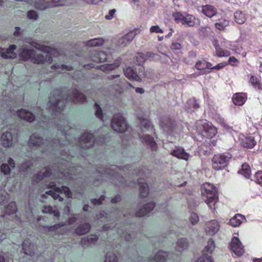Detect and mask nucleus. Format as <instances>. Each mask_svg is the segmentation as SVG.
Returning a JSON list of instances; mask_svg holds the SVG:
<instances>
[{"label":"nucleus","instance_id":"obj_1","mask_svg":"<svg viewBox=\"0 0 262 262\" xmlns=\"http://www.w3.org/2000/svg\"><path fill=\"white\" fill-rule=\"evenodd\" d=\"M86 97L76 89H71L66 92L64 90H54L49 97V101L47 104V111L51 113V118H49L43 115L41 110L38 116H39L38 126L43 129H48L50 126L55 125L60 132L62 137L59 139H53L42 142V138L36 134L31 136L29 145L32 148L40 149L42 152L49 151L56 155L60 160V163L57 166V176L55 177L56 181L61 183L63 181L68 179H74L73 172L74 169H70L69 160L74 156L72 151H70L71 143L69 141V134L70 128L68 121L62 113L66 101L77 103L83 102Z\"/></svg>","mask_w":262,"mask_h":262},{"label":"nucleus","instance_id":"obj_2","mask_svg":"<svg viewBox=\"0 0 262 262\" xmlns=\"http://www.w3.org/2000/svg\"><path fill=\"white\" fill-rule=\"evenodd\" d=\"M202 194L205 203L211 209H215V205L218 201L217 189L209 183H206L201 188Z\"/></svg>","mask_w":262,"mask_h":262},{"label":"nucleus","instance_id":"obj_3","mask_svg":"<svg viewBox=\"0 0 262 262\" xmlns=\"http://www.w3.org/2000/svg\"><path fill=\"white\" fill-rule=\"evenodd\" d=\"M49 188H53V190L46 192V194L41 195L42 199H44L46 194H49L54 200L62 202L63 200V196L69 198H72V192L69 187L67 186H62L61 188L56 187L55 182H51L48 184Z\"/></svg>","mask_w":262,"mask_h":262},{"label":"nucleus","instance_id":"obj_4","mask_svg":"<svg viewBox=\"0 0 262 262\" xmlns=\"http://www.w3.org/2000/svg\"><path fill=\"white\" fill-rule=\"evenodd\" d=\"M172 17L174 21L177 23H181L182 25L187 27H192L197 24L195 17L191 14L186 12H177L172 14Z\"/></svg>","mask_w":262,"mask_h":262},{"label":"nucleus","instance_id":"obj_5","mask_svg":"<svg viewBox=\"0 0 262 262\" xmlns=\"http://www.w3.org/2000/svg\"><path fill=\"white\" fill-rule=\"evenodd\" d=\"M100 140H96L94 139V136L92 134L85 133L79 139L76 147L83 149H88L91 147L94 143L103 144L105 142L103 136L100 137Z\"/></svg>","mask_w":262,"mask_h":262},{"label":"nucleus","instance_id":"obj_6","mask_svg":"<svg viewBox=\"0 0 262 262\" xmlns=\"http://www.w3.org/2000/svg\"><path fill=\"white\" fill-rule=\"evenodd\" d=\"M118 168L116 166H112L110 168L107 167H98L96 171L100 174L101 178H98V180H102V178H110L111 179H117L121 185L123 183V178L120 177L119 172L117 170Z\"/></svg>","mask_w":262,"mask_h":262},{"label":"nucleus","instance_id":"obj_7","mask_svg":"<svg viewBox=\"0 0 262 262\" xmlns=\"http://www.w3.org/2000/svg\"><path fill=\"white\" fill-rule=\"evenodd\" d=\"M71 3V0H36L34 3V7L43 10L50 7L64 6Z\"/></svg>","mask_w":262,"mask_h":262},{"label":"nucleus","instance_id":"obj_8","mask_svg":"<svg viewBox=\"0 0 262 262\" xmlns=\"http://www.w3.org/2000/svg\"><path fill=\"white\" fill-rule=\"evenodd\" d=\"M111 126L114 131L118 133H124L129 128L125 118L123 117L122 113L121 112H119L113 116Z\"/></svg>","mask_w":262,"mask_h":262},{"label":"nucleus","instance_id":"obj_9","mask_svg":"<svg viewBox=\"0 0 262 262\" xmlns=\"http://www.w3.org/2000/svg\"><path fill=\"white\" fill-rule=\"evenodd\" d=\"M232 155L228 152L215 155L212 159V167L216 170L224 168L231 159Z\"/></svg>","mask_w":262,"mask_h":262},{"label":"nucleus","instance_id":"obj_10","mask_svg":"<svg viewBox=\"0 0 262 262\" xmlns=\"http://www.w3.org/2000/svg\"><path fill=\"white\" fill-rule=\"evenodd\" d=\"M215 248L214 242L212 238H210L207 242V245L203 251L201 256H200L195 262H214L211 256L208 254H211Z\"/></svg>","mask_w":262,"mask_h":262},{"label":"nucleus","instance_id":"obj_11","mask_svg":"<svg viewBox=\"0 0 262 262\" xmlns=\"http://www.w3.org/2000/svg\"><path fill=\"white\" fill-rule=\"evenodd\" d=\"M138 30H132L126 34L119 38L116 42V45L119 47H124L129 45L135 36L138 34Z\"/></svg>","mask_w":262,"mask_h":262},{"label":"nucleus","instance_id":"obj_12","mask_svg":"<svg viewBox=\"0 0 262 262\" xmlns=\"http://www.w3.org/2000/svg\"><path fill=\"white\" fill-rule=\"evenodd\" d=\"M230 249L238 256H242L245 251L244 246L239 239L236 237H233L232 238L230 243Z\"/></svg>","mask_w":262,"mask_h":262},{"label":"nucleus","instance_id":"obj_13","mask_svg":"<svg viewBox=\"0 0 262 262\" xmlns=\"http://www.w3.org/2000/svg\"><path fill=\"white\" fill-rule=\"evenodd\" d=\"M22 248L24 253L26 255L31 257L32 259L35 258L36 256H38L35 255V245L30 242V239H26L24 240L22 244Z\"/></svg>","mask_w":262,"mask_h":262},{"label":"nucleus","instance_id":"obj_14","mask_svg":"<svg viewBox=\"0 0 262 262\" xmlns=\"http://www.w3.org/2000/svg\"><path fill=\"white\" fill-rule=\"evenodd\" d=\"M219 229V223L216 220H211L206 224L205 231L208 235H212L215 234L218 232Z\"/></svg>","mask_w":262,"mask_h":262},{"label":"nucleus","instance_id":"obj_15","mask_svg":"<svg viewBox=\"0 0 262 262\" xmlns=\"http://www.w3.org/2000/svg\"><path fill=\"white\" fill-rule=\"evenodd\" d=\"M16 46L12 45L9 48L4 49L0 48V56L4 58L11 59L16 57V54L14 52Z\"/></svg>","mask_w":262,"mask_h":262},{"label":"nucleus","instance_id":"obj_16","mask_svg":"<svg viewBox=\"0 0 262 262\" xmlns=\"http://www.w3.org/2000/svg\"><path fill=\"white\" fill-rule=\"evenodd\" d=\"M160 125L163 131L169 134L172 132L174 126V122L167 118H162L160 121Z\"/></svg>","mask_w":262,"mask_h":262},{"label":"nucleus","instance_id":"obj_17","mask_svg":"<svg viewBox=\"0 0 262 262\" xmlns=\"http://www.w3.org/2000/svg\"><path fill=\"white\" fill-rule=\"evenodd\" d=\"M45 61L51 63L52 61V57L48 54H47L45 56L41 54H36L35 52H34L31 62L40 64L43 63Z\"/></svg>","mask_w":262,"mask_h":262},{"label":"nucleus","instance_id":"obj_18","mask_svg":"<svg viewBox=\"0 0 262 262\" xmlns=\"http://www.w3.org/2000/svg\"><path fill=\"white\" fill-rule=\"evenodd\" d=\"M142 142L151 148L152 151L157 150V145L154 138L150 135H143L140 137Z\"/></svg>","mask_w":262,"mask_h":262},{"label":"nucleus","instance_id":"obj_19","mask_svg":"<svg viewBox=\"0 0 262 262\" xmlns=\"http://www.w3.org/2000/svg\"><path fill=\"white\" fill-rule=\"evenodd\" d=\"M171 155L180 159L188 160L190 157V155L186 152L184 148L178 147L172 150L170 153Z\"/></svg>","mask_w":262,"mask_h":262},{"label":"nucleus","instance_id":"obj_20","mask_svg":"<svg viewBox=\"0 0 262 262\" xmlns=\"http://www.w3.org/2000/svg\"><path fill=\"white\" fill-rule=\"evenodd\" d=\"M14 137L9 132L4 133L1 136V142L3 145L5 147H11L13 143Z\"/></svg>","mask_w":262,"mask_h":262},{"label":"nucleus","instance_id":"obj_21","mask_svg":"<svg viewBox=\"0 0 262 262\" xmlns=\"http://www.w3.org/2000/svg\"><path fill=\"white\" fill-rule=\"evenodd\" d=\"M155 204L154 202H149L145 204L143 207L136 213V215L139 217H142L147 215L155 208Z\"/></svg>","mask_w":262,"mask_h":262},{"label":"nucleus","instance_id":"obj_22","mask_svg":"<svg viewBox=\"0 0 262 262\" xmlns=\"http://www.w3.org/2000/svg\"><path fill=\"white\" fill-rule=\"evenodd\" d=\"M123 71L125 76L129 79L136 81H141V78L140 77V76L137 74V72H135L132 68L130 67H127L124 69Z\"/></svg>","mask_w":262,"mask_h":262},{"label":"nucleus","instance_id":"obj_23","mask_svg":"<svg viewBox=\"0 0 262 262\" xmlns=\"http://www.w3.org/2000/svg\"><path fill=\"white\" fill-rule=\"evenodd\" d=\"M16 114L20 118L28 122H32L35 120L34 115L26 110L21 108L16 111Z\"/></svg>","mask_w":262,"mask_h":262},{"label":"nucleus","instance_id":"obj_24","mask_svg":"<svg viewBox=\"0 0 262 262\" xmlns=\"http://www.w3.org/2000/svg\"><path fill=\"white\" fill-rule=\"evenodd\" d=\"M201 8V11L203 14L208 17H212L217 13L216 8L214 6L210 5L202 6Z\"/></svg>","mask_w":262,"mask_h":262},{"label":"nucleus","instance_id":"obj_25","mask_svg":"<svg viewBox=\"0 0 262 262\" xmlns=\"http://www.w3.org/2000/svg\"><path fill=\"white\" fill-rule=\"evenodd\" d=\"M137 183L140 187L141 196L142 198H146L148 194L149 189L148 185L145 182V180L139 178L137 180Z\"/></svg>","mask_w":262,"mask_h":262},{"label":"nucleus","instance_id":"obj_26","mask_svg":"<svg viewBox=\"0 0 262 262\" xmlns=\"http://www.w3.org/2000/svg\"><path fill=\"white\" fill-rule=\"evenodd\" d=\"M247 99V95L246 93H236L233 96L232 101L236 105H243Z\"/></svg>","mask_w":262,"mask_h":262},{"label":"nucleus","instance_id":"obj_27","mask_svg":"<svg viewBox=\"0 0 262 262\" xmlns=\"http://www.w3.org/2000/svg\"><path fill=\"white\" fill-rule=\"evenodd\" d=\"M15 167V162L11 158H9L8 160V164H3L1 165V171L5 175H8L10 173L12 168Z\"/></svg>","mask_w":262,"mask_h":262},{"label":"nucleus","instance_id":"obj_28","mask_svg":"<svg viewBox=\"0 0 262 262\" xmlns=\"http://www.w3.org/2000/svg\"><path fill=\"white\" fill-rule=\"evenodd\" d=\"M189 245V242L187 238H181L177 242L176 249L178 252H182L187 250Z\"/></svg>","mask_w":262,"mask_h":262},{"label":"nucleus","instance_id":"obj_29","mask_svg":"<svg viewBox=\"0 0 262 262\" xmlns=\"http://www.w3.org/2000/svg\"><path fill=\"white\" fill-rule=\"evenodd\" d=\"M167 256V252L159 251L156 254L154 258L149 259L147 262H164Z\"/></svg>","mask_w":262,"mask_h":262},{"label":"nucleus","instance_id":"obj_30","mask_svg":"<svg viewBox=\"0 0 262 262\" xmlns=\"http://www.w3.org/2000/svg\"><path fill=\"white\" fill-rule=\"evenodd\" d=\"M34 52L35 51L34 50L24 48L20 52L19 56L20 59L24 61H27L29 59L31 60Z\"/></svg>","mask_w":262,"mask_h":262},{"label":"nucleus","instance_id":"obj_31","mask_svg":"<svg viewBox=\"0 0 262 262\" xmlns=\"http://www.w3.org/2000/svg\"><path fill=\"white\" fill-rule=\"evenodd\" d=\"M234 17L235 22L238 24H243L247 19L246 14L241 10H237L234 13Z\"/></svg>","mask_w":262,"mask_h":262},{"label":"nucleus","instance_id":"obj_32","mask_svg":"<svg viewBox=\"0 0 262 262\" xmlns=\"http://www.w3.org/2000/svg\"><path fill=\"white\" fill-rule=\"evenodd\" d=\"M186 107L187 112H191L199 108L200 104L195 98H192L187 101Z\"/></svg>","mask_w":262,"mask_h":262},{"label":"nucleus","instance_id":"obj_33","mask_svg":"<svg viewBox=\"0 0 262 262\" xmlns=\"http://www.w3.org/2000/svg\"><path fill=\"white\" fill-rule=\"evenodd\" d=\"M91 226L89 223H84L79 225L76 229V233L78 235H83L89 232Z\"/></svg>","mask_w":262,"mask_h":262},{"label":"nucleus","instance_id":"obj_34","mask_svg":"<svg viewBox=\"0 0 262 262\" xmlns=\"http://www.w3.org/2000/svg\"><path fill=\"white\" fill-rule=\"evenodd\" d=\"M246 220L244 216L238 214L232 217L229 221V224L233 227H237L241 224L243 221Z\"/></svg>","mask_w":262,"mask_h":262},{"label":"nucleus","instance_id":"obj_35","mask_svg":"<svg viewBox=\"0 0 262 262\" xmlns=\"http://www.w3.org/2000/svg\"><path fill=\"white\" fill-rule=\"evenodd\" d=\"M52 174L51 170L46 169L44 172H39L37 174L35 175L33 178V181L36 182H39L42 180L44 178L50 177Z\"/></svg>","mask_w":262,"mask_h":262},{"label":"nucleus","instance_id":"obj_36","mask_svg":"<svg viewBox=\"0 0 262 262\" xmlns=\"http://www.w3.org/2000/svg\"><path fill=\"white\" fill-rule=\"evenodd\" d=\"M29 44L31 47L46 53H49L51 50V49L49 47L41 45L35 41H30Z\"/></svg>","mask_w":262,"mask_h":262},{"label":"nucleus","instance_id":"obj_37","mask_svg":"<svg viewBox=\"0 0 262 262\" xmlns=\"http://www.w3.org/2000/svg\"><path fill=\"white\" fill-rule=\"evenodd\" d=\"M242 144L245 147L252 148L255 146L256 142L254 140V137L249 136L245 137L242 139Z\"/></svg>","mask_w":262,"mask_h":262},{"label":"nucleus","instance_id":"obj_38","mask_svg":"<svg viewBox=\"0 0 262 262\" xmlns=\"http://www.w3.org/2000/svg\"><path fill=\"white\" fill-rule=\"evenodd\" d=\"M214 46L215 49V55L218 57L228 56L230 55L229 51L224 50L220 47L217 41H215Z\"/></svg>","mask_w":262,"mask_h":262},{"label":"nucleus","instance_id":"obj_39","mask_svg":"<svg viewBox=\"0 0 262 262\" xmlns=\"http://www.w3.org/2000/svg\"><path fill=\"white\" fill-rule=\"evenodd\" d=\"M107 60V55L103 52H95L92 60L95 62H103Z\"/></svg>","mask_w":262,"mask_h":262},{"label":"nucleus","instance_id":"obj_40","mask_svg":"<svg viewBox=\"0 0 262 262\" xmlns=\"http://www.w3.org/2000/svg\"><path fill=\"white\" fill-rule=\"evenodd\" d=\"M238 173L243 175L245 178L249 179L251 176V169L247 163H244L242 165V168L238 171Z\"/></svg>","mask_w":262,"mask_h":262},{"label":"nucleus","instance_id":"obj_41","mask_svg":"<svg viewBox=\"0 0 262 262\" xmlns=\"http://www.w3.org/2000/svg\"><path fill=\"white\" fill-rule=\"evenodd\" d=\"M250 82L255 89L259 91H262V84L257 78L251 75Z\"/></svg>","mask_w":262,"mask_h":262},{"label":"nucleus","instance_id":"obj_42","mask_svg":"<svg viewBox=\"0 0 262 262\" xmlns=\"http://www.w3.org/2000/svg\"><path fill=\"white\" fill-rule=\"evenodd\" d=\"M17 211V207L15 202H10L5 209L6 213L11 214L15 213Z\"/></svg>","mask_w":262,"mask_h":262},{"label":"nucleus","instance_id":"obj_43","mask_svg":"<svg viewBox=\"0 0 262 262\" xmlns=\"http://www.w3.org/2000/svg\"><path fill=\"white\" fill-rule=\"evenodd\" d=\"M229 25V21L226 19H221L216 22L214 25L215 28L219 30H223L226 27Z\"/></svg>","mask_w":262,"mask_h":262},{"label":"nucleus","instance_id":"obj_44","mask_svg":"<svg viewBox=\"0 0 262 262\" xmlns=\"http://www.w3.org/2000/svg\"><path fill=\"white\" fill-rule=\"evenodd\" d=\"M42 212L45 213L53 214L54 216L56 217H58L60 216L59 212L58 210H54L50 206H44Z\"/></svg>","mask_w":262,"mask_h":262},{"label":"nucleus","instance_id":"obj_45","mask_svg":"<svg viewBox=\"0 0 262 262\" xmlns=\"http://www.w3.org/2000/svg\"><path fill=\"white\" fill-rule=\"evenodd\" d=\"M98 240V237L95 234H92L89 236H87L82 238L81 244L86 245V243H94Z\"/></svg>","mask_w":262,"mask_h":262},{"label":"nucleus","instance_id":"obj_46","mask_svg":"<svg viewBox=\"0 0 262 262\" xmlns=\"http://www.w3.org/2000/svg\"><path fill=\"white\" fill-rule=\"evenodd\" d=\"M103 43V41L102 39L100 38H94L88 40L86 42V46L90 47H96L102 45Z\"/></svg>","mask_w":262,"mask_h":262},{"label":"nucleus","instance_id":"obj_47","mask_svg":"<svg viewBox=\"0 0 262 262\" xmlns=\"http://www.w3.org/2000/svg\"><path fill=\"white\" fill-rule=\"evenodd\" d=\"M205 64H206V61H198L195 63V68L197 70L201 71V72L196 74L197 76L204 74V71L205 69Z\"/></svg>","mask_w":262,"mask_h":262},{"label":"nucleus","instance_id":"obj_48","mask_svg":"<svg viewBox=\"0 0 262 262\" xmlns=\"http://www.w3.org/2000/svg\"><path fill=\"white\" fill-rule=\"evenodd\" d=\"M146 60L145 55L142 53H139L136 56V64L140 66Z\"/></svg>","mask_w":262,"mask_h":262},{"label":"nucleus","instance_id":"obj_49","mask_svg":"<svg viewBox=\"0 0 262 262\" xmlns=\"http://www.w3.org/2000/svg\"><path fill=\"white\" fill-rule=\"evenodd\" d=\"M51 69L53 70H60L58 72H61V71H71L72 70V67L71 66L62 64L60 65H53L51 66Z\"/></svg>","mask_w":262,"mask_h":262},{"label":"nucleus","instance_id":"obj_50","mask_svg":"<svg viewBox=\"0 0 262 262\" xmlns=\"http://www.w3.org/2000/svg\"><path fill=\"white\" fill-rule=\"evenodd\" d=\"M104 262H118L117 256L113 253H107L105 256Z\"/></svg>","mask_w":262,"mask_h":262},{"label":"nucleus","instance_id":"obj_51","mask_svg":"<svg viewBox=\"0 0 262 262\" xmlns=\"http://www.w3.org/2000/svg\"><path fill=\"white\" fill-rule=\"evenodd\" d=\"M204 127V129L203 130V133H207L208 132H210V135H209L208 136V137L209 138H212V137H213L217 133V130H216V129L215 127L214 126H210L209 127V128H208V129H206ZM203 136H205V135H203L202 134Z\"/></svg>","mask_w":262,"mask_h":262},{"label":"nucleus","instance_id":"obj_52","mask_svg":"<svg viewBox=\"0 0 262 262\" xmlns=\"http://www.w3.org/2000/svg\"><path fill=\"white\" fill-rule=\"evenodd\" d=\"M141 127L143 130L149 129L151 127L150 121L147 119H142L141 121Z\"/></svg>","mask_w":262,"mask_h":262},{"label":"nucleus","instance_id":"obj_53","mask_svg":"<svg viewBox=\"0 0 262 262\" xmlns=\"http://www.w3.org/2000/svg\"><path fill=\"white\" fill-rule=\"evenodd\" d=\"M32 165L31 161L29 160L25 161L20 165V170L21 171H27Z\"/></svg>","mask_w":262,"mask_h":262},{"label":"nucleus","instance_id":"obj_54","mask_svg":"<svg viewBox=\"0 0 262 262\" xmlns=\"http://www.w3.org/2000/svg\"><path fill=\"white\" fill-rule=\"evenodd\" d=\"M254 180L257 183L262 184V171H258L255 173Z\"/></svg>","mask_w":262,"mask_h":262},{"label":"nucleus","instance_id":"obj_55","mask_svg":"<svg viewBox=\"0 0 262 262\" xmlns=\"http://www.w3.org/2000/svg\"><path fill=\"white\" fill-rule=\"evenodd\" d=\"M199 220V218L196 213L194 212L191 213L190 216V221L192 225H195Z\"/></svg>","mask_w":262,"mask_h":262},{"label":"nucleus","instance_id":"obj_56","mask_svg":"<svg viewBox=\"0 0 262 262\" xmlns=\"http://www.w3.org/2000/svg\"><path fill=\"white\" fill-rule=\"evenodd\" d=\"M145 57L146 59L149 58L151 60H157L159 59V55L157 54L151 52H148L146 53Z\"/></svg>","mask_w":262,"mask_h":262},{"label":"nucleus","instance_id":"obj_57","mask_svg":"<svg viewBox=\"0 0 262 262\" xmlns=\"http://www.w3.org/2000/svg\"><path fill=\"white\" fill-rule=\"evenodd\" d=\"M116 67V66L113 64H108L106 65L102 66L100 69L102 71H112L114 70Z\"/></svg>","mask_w":262,"mask_h":262},{"label":"nucleus","instance_id":"obj_58","mask_svg":"<svg viewBox=\"0 0 262 262\" xmlns=\"http://www.w3.org/2000/svg\"><path fill=\"white\" fill-rule=\"evenodd\" d=\"M105 198V195H102L99 198V199H93L91 200V201L93 205H100L102 204V201L104 200Z\"/></svg>","mask_w":262,"mask_h":262},{"label":"nucleus","instance_id":"obj_59","mask_svg":"<svg viewBox=\"0 0 262 262\" xmlns=\"http://www.w3.org/2000/svg\"><path fill=\"white\" fill-rule=\"evenodd\" d=\"M95 105L97 107V110L96 111L95 115L98 118L102 119L103 117L102 110L100 105L97 103V102H95Z\"/></svg>","mask_w":262,"mask_h":262},{"label":"nucleus","instance_id":"obj_60","mask_svg":"<svg viewBox=\"0 0 262 262\" xmlns=\"http://www.w3.org/2000/svg\"><path fill=\"white\" fill-rule=\"evenodd\" d=\"M137 74L141 76H144L146 77H148L149 76L147 74V72H145L144 67L141 66L138 68V72H137Z\"/></svg>","mask_w":262,"mask_h":262},{"label":"nucleus","instance_id":"obj_61","mask_svg":"<svg viewBox=\"0 0 262 262\" xmlns=\"http://www.w3.org/2000/svg\"><path fill=\"white\" fill-rule=\"evenodd\" d=\"M28 17L31 19H36L38 17V14L34 10H30L27 13Z\"/></svg>","mask_w":262,"mask_h":262},{"label":"nucleus","instance_id":"obj_62","mask_svg":"<svg viewBox=\"0 0 262 262\" xmlns=\"http://www.w3.org/2000/svg\"><path fill=\"white\" fill-rule=\"evenodd\" d=\"M170 48H171L172 50L174 51H177L180 50L181 49L182 46L179 42H173L171 43Z\"/></svg>","mask_w":262,"mask_h":262},{"label":"nucleus","instance_id":"obj_63","mask_svg":"<svg viewBox=\"0 0 262 262\" xmlns=\"http://www.w3.org/2000/svg\"><path fill=\"white\" fill-rule=\"evenodd\" d=\"M150 31L151 33H162L163 32V30L157 25L152 26L150 29Z\"/></svg>","mask_w":262,"mask_h":262},{"label":"nucleus","instance_id":"obj_64","mask_svg":"<svg viewBox=\"0 0 262 262\" xmlns=\"http://www.w3.org/2000/svg\"><path fill=\"white\" fill-rule=\"evenodd\" d=\"M115 12H116L115 9H112V10H110L109 12H108V14L106 15L105 16V18L108 20H110V19H112Z\"/></svg>","mask_w":262,"mask_h":262}]
</instances>
